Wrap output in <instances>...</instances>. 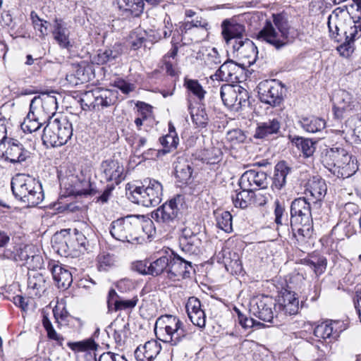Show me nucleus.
Returning <instances> with one entry per match:
<instances>
[{"mask_svg":"<svg viewBox=\"0 0 361 361\" xmlns=\"http://www.w3.org/2000/svg\"><path fill=\"white\" fill-rule=\"evenodd\" d=\"M204 62L209 68H215L216 65L221 63V57L216 48L208 50Z\"/></svg>","mask_w":361,"mask_h":361,"instance_id":"obj_54","label":"nucleus"},{"mask_svg":"<svg viewBox=\"0 0 361 361\" xmlns=\"http://www.w3.org/2000/svg\"><path fill=\"white\" fill-rule=\"evenodd\" d=\"M50 270L58 288L66 289L71 285L73 276L68 269L58 264H54Z\"/></svg>","mask_w":361,"mask_h":361,"instance_id":"obj_32","label":"nucleus"},{"mask_svg":"<svg viewBox=\"0 0 361 361\" xmlns=\"http://www.w3.org/2000/svg\"><path fill=\"white\" fill-rule=\"evenodd\" d=\"M242 190L231 196L232 202L235 207L245 209L252 204L255 192L241 188Z\"/></svg>","mask_w":361,"mask_h":361,"instance_id":"obj_44","label":"nucleus"},{"mask_svg":"<svg viewBox=\"0 0 361 361\" xmlns=\"http://www.w3.org/2000/svg\"><path fill=\"white\" fill-rule=\"evenodd\" d=\"M300 123L305 131L311 133L319 132L326 126L325 121L316 116L303 117L300 119Z\"/></svg>","mask_w":361,"mask_h":361,"instance_id":"obj_41","label":"nucleus"},{"mask_svg":"<svg viewBox=\"0 0 361 361\" xmlns=\"http://www.w3.org/2000/svg\"><path fill=\"white\" fill-rule=\"evenodd\" d=\"M276 312V304L272 298L262 295L252 299L250 302V312L259 319L273 322L274 312L272 307Z\"/></svg>","mask_w":361,"mask_h":361,"instance_id":"obj_14","label":"nucleus"},{"mask_svg":"<svg viewBox=\"0 0 361 361\" xmlns=\"http://www.w3.org/2000/svg\"><path fill=\"white\" fill-rule=\"evenodd\" d=\"M192 163L184 157H178L175 162L176 177L182 184H188L192 178Z\"/></svg>","mask_w":361,"mask_h":361,"instance_id":"obj_34","label":"nucleus"},{"mask_svg":"<svg viewBox=\"0 0 361 361\" xmlns=\"http://www.w3.org/2000/svg\"><path fill=\"white\" fill-rule=\"evenodd\" d=\"M232 48L233 51L238 52L241 57L249 59V63L255 61L258 54L257 47L255 43L247 37L236 41L232 44Z\"/></svg>","mask_w":361,"mask_h":361,"instance_id":"obj_28","label":"nucleus"},{"mask_svg":"<svg viewBox=\"0 0 361 361\" xmlns=\"http://www.w3.org/2000/svg\"><path fill=\"white\" fill-rule=\"evenodd\" d=\"M149 264L147 261H137L132 264V269L142 275H150Z\"/></svg>","mask_w":361,"mask_h":361,"instance_id":"obj_63","label":"nucleus"},{"mask_svg":"<svg viewBox=\"0 0 361 361\" xmlns=\"http://www.w3.org/2000/svg\"><path fill=\"white\" fill-rule=\"evenodd\" d=\"M161 350V345L154 340L147 341L143 346H138L135 351L137 361H153Z\"/></svg>","mask_w":361,"mask_h":361,"instance_id":"obj_26","label":"nucleus"},{"mask_svg":"<svg viewBox=\"0 0 361 361\" xmlns=\"http://www.w3.org/2000/svg\"><path fill=\"white\" fill-rule=\"evenodd\" d=\"M257 89L259 99L262 103L274 107L283 101L284 85L277 80L261 81Z\"/></svg>","mask_w":361,"mask_h":361,"instance_id":"obj_12","label":"nucleus"},{"mask_svg":"<svg viewBox=\"0 0 361 361\" xmlns=\"http://www.w3.org/2000/svg\"><path fill=\"white\" fill-rule=\"evenodd\" d=\"M28 157L29 152L18 141L11 144L5 152V159L13 164L24 161Z\"/></svg>","mask_w":361,"mask_h":361,"instance_id":"obj_37","label":"nucleus"},{"mask_svg":"<svg viewBox=\"0 0 361 361\" xmlns=\"http://www.w3.org/2000/svg\"><path fill=\"white\" fill-rule=\"evenodd\" d=\"M73 130L72 123L66 117L49 118L43 130V144L47 147H61L71 138Z\"/></svg>","mask_w":361,"mask_h":361,"instance_id":"obj_7","label":"nucleus"},{"mask_svg":"<svg viewBox=\"0 0 361 361\" xmlns=\"http://www.w3.org/2000/svg\"><path fill=\"white\" fill-rule=\"evenodd\" d=\"M237 88L235 85L224 84L221 87L220 95L224 104L228 108H235L237 105Z\"/></svg>","mask_w":361,"mask_h":361,"instance_id":"obj_42","label":"nucleus"},{"mask_svg":"<svg viewBox=\"0 0 361 361\" xmlns=\"http://www.w3.org/2000/svg\"><path fill=\"white\" fill-rule=\"evenodd\" d=\"M120 55L117 49H99L94 57V62L99 65H103L115 60Z\"/></svg>","mask_w":361,"mask_h":361,"instance_id":"obj_46","label":"nucleus"},{"mask_svg":"<svg viewBox=\"0 0 361 361\" xmlns=\"http://www.w3.org/2000/svg\"><path fill=\"white\" fill-rule=\"evenodd\" d=\"M11 185L15 197L27 207H35L44 200L41 184L30 176L18 175L13 178Z\"/></svg>","mask_w":361,"mask_h":361,"instance_id":"obj_3","label":"nucleus"},{"mask_svg":"<svg viewBox=\"0 0 361 361\" xmlns=\"http://www.w3.org/2000/svg\"><path fill=\"white\" fill-rule=\"evenodd\" d=\"M54 38L63 49H69L72 47L69 40V33L61 19L55 18L54 30L52 32Z\"/></svg>","mask_w":361,"mask_h":361,"instance_id":"obj_38","label":"nucleus"},{"mask_svg":"<svg viewBox=\"0 0 361 361\" xmlns=\"http://www.w3.org/2000/svg\"><path fill=\"white\" fill-rule=\"evenodd\" d=\"M27 288L32 296L39 297L46 290V280L44 276L37 272L28 274Z\"/></svg>","mask_w":361,"mask_h":361,"instance_id":"obj_35","label":"nucleus"},{"mask_svg":"<svg viewBox=\"0 0 361 361\" xmlns=\"http://www.w3.org/2000/svg\"><path fill=\"white\" fill-rule=\"evenodd\" d=\"M161 183L154 179H145L141 186H136L127 192L128 198L133 202L144 207H154L160 203L163 195Z\"/></svg>","mask_w":361,"mask_h":361,"instance_id":"obj_8","label":"nucleus"},{"mask_svg":"<svg viewBox=\"0 0 361 361\" xmlns=\"http://www.w3.org/2000/svg\"><path fill=\"white\" fill-rule=\"evenodd\" d=\"M221 36L226 45H232L236 41L244 39L246 37L245 26L233 18H226L221 24Z\"/></svg>","mask_w":361,"mask_h":361,"instance_id":"obj_16","label":"nucleus"},{"mask_svg":"<svg viewBox=\"0 0 361 361\" xmlns=\"http://www.w3.org/2000/svg\"><path fill=\"white\" fill-rule=\"evenodd\" d=\"M281 121L279 118H269L257 123L254 137L269 140L281 134Z\"/></svg>","mask_w":361,"mask_h":361,"instance_id":"obj_20","label":"nucleus"},{"mask_svg":"<svg viewBox=\"0 0 361 361\" xmlns=\"http://www.w3.org/2000/svg\"><path fill=\"white\" fill-rule=\"evenodd\" d=\"M350 118H349L345 123L343 126H341V130H337L341 136L347 141V142H354L355 137V127L351 125Z\"/></svg>","mask_w":361,"mask_h":361,"instance_id":"obj_55","label":"nucleus"},{"mask_svg":"<svg viewBox=\"0 0 361 361\" xmlns=\"http://www.w3.org/2000/svg\"><path fill=\"white\" fill-rule=\"evenodd\" d=\"M42 322V325L47 333V337L51 340L55 341L59 345L62 346L63 341L64 340L63 337L56 333L47 314L44 312H43Z\"/></svg>","mask_w":361,"mask_h":361,"instance_id":"obj_48","label":"nucleus"},{"mask_svg":"<svg viewBox=\"0 0 361 361\" xmlns=\"http://www.w3.org/2000/svg\"><path fill=\"white\" fill-rule=\"evenodd\" d=\"M68 345L73 350L85 351L87 350H96L98 345L94 339L88 338L82 341L75 343H68Z\"/></svg>","mask_w":361,"mask_h":361,"instance_id":"obj_52","label":"nucleus"},{"mask_svg":"<svg viewBox=\"0 0 361 361\" xmlns=\"http://www.w3.org/2000/svg\"><path fill=\"white\" fill-rule=\"evenodd\" d=\"M240 188L256 191L267 188V175L264 171L253 169L247 170L243 173L240 178Z\"/></svg>","mask_w":361,"mask_h":361,"instance_id":"obj_17","label":"nucleus"},{"mask_svg":"<svg viewBox=\"0 0 361 361\" xmlns=\"http://www.w3.org/2000/svg\"><path fill=\"white\" fill-rule=\"evenodd\" d=\"M222 156V152L220 148L212 147L205 149L202 152V160L209 164H214L218 163Z\"/></svg>","mask_w":361,"mask_h":361,"instance_id":"obj_49","label":"nucleus"},{"mask_svg":"<svg viewBox=\"0 0 361 361\" xmlns=\"http://www.w3.org/2000/svg\"><path fill=\"white\" fill-rule=\"evenodd\" d=\"M170 263V255L161 256L156 260L149 262V274L151 276H157L164 272L168 274Z\"/></svg>","mask_w":361,"mask_h":361,"instance_id":"obj_45","label":"nucleus"},{"mask_svg":"<svg viewBox=\"0 0 361 361\" xmlns=\"http://www.w3.org/2000/svg\"><path fill=\"white\" fill-rule=\"evenodd\" d=\"M238 319L239 324L242 326L243 328L245 329L253 327L256 324H260L259 322H257L252 318L247 317L246 315L240 313L239 311L238 312Z\"/></svg>","mask_w":361,"mask_h":361,"instance_id":"obj_62","label":"nucleus"},{"mask_svg":"<svg viewBox=\"0 0 361 361\" xmlns=\"http://www.w3.org/2000/svg\"><path fill=\"white\" fill-rule=\"evenodd\" d=\"M290 224L294 235H296L294 227L298 224L301 226L297 229L301 240L311 237L313 221L310 203L306 197H299L291 202Z\"/></svg>","mask_w":361,"mask_h":361,"instance_id":"obj_6","label":"nucleus"},{"mask_svg":"<svg viewBox=\"0 0 361 361\" xmlns=\"http://www.w3.org/2000/svg\"><path fill=\"white\" fill-rule=\"evenodd\" d=\"M54 249L61 255L67 257L70 251L77 250L76 245L72 240V236L69 234L66 235H56L51 240Z\"/></svg>","mask_w":361,"mask_h":361,"instance_id":"obj_33","label":"nucleus"},{"mask_svg":"<svg viewBox=\"0 0 361 361\" xmlns=\"http://www.w3.org/2000/svg\"><path fill=\"white\" fill-rule=\"evenodd\" d=\"M322 162L333 175L340 178L353 176L357 169L352 155L342 147L326 149L322 155Z\"/></svg>","mask_w":361,"mask_h":361,"instance_id":"obj_2","label":"nucleus"},{"mask_svg":"<svg viewBox=\"0 0 361 361\" xmlns=\"http://www.w3.org/2000/svg\"><path fill=\"white\" fill-rule=\"evenodd\" d=\"M185 85L187 89L195 95L200 100L204 97L206 92L197 80H185Z\"/></svg>","mask_w":361,"mask_h":361,"instance_id":"obj_53","label":"nucleus"},{"mask_svg":"<svg viewBox=\"0 0 361 361\" xmlns=\"http://www.w3.org/2000/svg\"><path fill=\"white\" fill-rule=\"evenodd\" d=\"M350 123L355 127L354 142H361V115L351 116Z\"/></svg>","mask_w":361,"mask_h":361,"instance_id":"obj_58","label":"nucleus"},{"mask_svg":"<svg viewBox=\"0 0 361 361\" xmlns=\"http://www.w3.org/2000/svg\"><path fill=\"white\" fill-rule=\"evenodd\" d=\"M288 138L292 144L301 150L305 157H309L313 154L315 149V143L311 139L290 135Z\"/></svg>","mask_w":361,"mask_h":361,"instance_id":"obj_40","label":"nucleus"},{"mask_svg":"<svg viewBox=\"0 0 361 361\" xmlns=\"http://www.w3.org/2000/svg\"><path fill=\"white\" fill-rule=\"evenodd\" d=\"M98 361H127L123 356H119L118 354L111 352H106L102 354Z\"/></svg>","mask_w":361,"mask_h":361,"instance_id":"obj_64","label":"nucleus"},{"mask_svg":"<svg viewBox=\"0 0 361 361\" xmlns=\"http://www.w3.org/2000/svg\"><path fill=\"white\" fill-rule=\"evenodd\" d=\"M141 217L137 215H128L113 221L109 227L111 236L123 243H139L142 232Z\"/></svg>","mask_w":361,"mask_h":361,"instance_id":"obj_5","label":"nucleus"},{"mask_svg":"<svg viewBox=\"0 0 361 361\" xmlns=\"http://www.w3.org/2000/svg\"><path fill=\"white\" fill-rule=\"evenodd\" d=\"M192 263L179 255L171 253L170 255V263L168 269V277L173 280H180L190 278V274L194 271Z\"/></svg>","mask_w":361,"mask_h":361,"instance_id":"obj_15","label":"nucleus"},{"mask_svg":"<svg viewBox=\"0 0 361 361\" xmlns=\"http://www.w3.org/2000/svg\"><path fill=\"white\" fill-rule=\"evenodd\" d=\"M118 92L109 89H94L80 94L79 102L85 111L99 110L116 104Z\"/></svg>","mask_w":361,"mask_h":361,"instance_id":"obj_9","label":"nucleus"},{"mask_svg":"<svg viewBox=\"0 0 361 361\" xmlns=\"http://www.w3.org/2000/svg\"><path fill=\"white\" fill-rule=\"evenodd\" d=\"M231 255V253L229 254ZM233 258H229V262L228 261V259L225 261V266L228 269V267L231 268L234 270L235 272L240 271L242 270V263L240 260L239 255L233 252L232 254Z\"/></svg>","mask_w":361,"mask_h":361,"instance_id":"obj_60","label":"nucleus"},{"mask_svg":"<svg viewBox=\"0 0 361 361\" xmlns=\"http://www.w3.org/2000/svg\"><path fill=\"white\" fill-rule=\"evenodd\" d=\"M327 191L326 184L322 178L314 176L306 184L305 194L313 202L322 201Z\"/></svg>","mask_w":361,"mask_h":361,"instance_id":"obj_25","label":"nucleus"},{"mask_svg":"<svg viewBox=\"0 0 361 361\" xmlns=\"http://www.w3.org/2000/svg\"><path fill=\"white\" fill-rule=\"evenodd\" d=\"M101 169L107 181H114L116 184H118L121 182L123 167L120 165L118 161H104L101 164Z\"/></svg>","mask_w":361,"mask_h":361,"instance_id":"obj_29","label":"nucleus"},{"mask_svg":"<svg viewBox=\"0 0 361 361\" xmlns=\"http://www.w3.org/2000/svg\"><path fill=\"white\" fill-rule=\"evenodd\" d=\"M185 308L191 322L200 328H204L206 314L202 309L200 300L195 297H190L186 303Z\"/></svg>","mask_w":361,"mask_h":361,"instance_id":"obj_23","label":"nucleus"},{"mask_svg":"<svg viewBox=\"0 0 361 361\" xmlns=\"http://www.w3.org/2000/svg\"><path fill=\"white\" fill-rule=\"evenodd\" d=\"M44 120L41 116H37V113L30 108V111L21 123V128L24 132L31 133L37 131L42 126L41 121Z\"/></svg>","mask_w":361,"mask_h":361,"instance_id":"obj_43","label":"nucleus"},{"mask_svg":"<svg viewBox=\"0 0 361 361\" xmlns=\"http://www.w3.org/2000/svg\"><path fill=\"white\" fill-rule=\"evenodd\" d=\"M202 235L194 233L190 229L184 228L179 239V245L182 251L190 255H198L203 250Z\"/></svg>","mask_w":361,"mask_h":361,"instance_id":"obj_18","label":"nucleus"},{"mask_svg":"<svg viewBox=\"0 0 361 361\" xmlns=\"http://www.w3.org/2000/svg\"><path fill=\"white\" fill-rule=\"evenodd\" d=\"M274 222L277 225V231L281 237L289 235V219L284 205L278 200L274 202Z\"/></svg>","mask_w":361,"mask_h":361,"instance_id":"obj_27","label":"nucleus"},{"mask_svg":"<svg viewBox=\"0 0 361 361\" xmlns=\"http://www.w3.org/2000/svg\"><path fill=\"white\" fill-rule=\"evenodd\" d=\"M346 7L343 8L338 7L335 8L332 13L328 17L327 25L331 33L332 37H334L336 41H342V36L339 34L340 27H339V16L344 13L346 11Z\"/></svg>","mask_w":361,"mask_h":361,"instance_id":"obj_39","label":"nucleus"},{"mask_svg":"<svg viewBox=\"0 0 361 361\" xmlns=\"http://www.w3.org/2000/svg\"><path fill=\"white\" fill-rule=\"evenodd\" d=\"M300 263L309 267L317 277L324 273L327 267L326 258L319 253L314 252L300 259Z\"/></svg>","mask_w":361,"mask_h":361,"instance_id":"obj_30","label":"nucleus"},{"mask_svg":"<svg viewBox=\"0 0 361 361\" xmlns=\"http://www.w3.org/2000/svg\"><path fill=\"white\" fill-rule=\"evenodd\" d=\"M289 25L287 19L281 14L273 15V22L267 20L257 38L265 42L279 51L290 43Z\"/></svg>","mask_w":361,"mask_h":361,"instance_id":"obj_4","label":"nucleus"},{"mask_svg":"<svg viewBox=\"0 0 361 361\" xmlns=\"http://www.w3.org/2000/svg\"><path fill=\"white\" fill-rule=\"evenodd\" d=\"M299 300L295 293L285 290L279 298L276 305V312L285 315H295L298 312Z\"/></svg>","mask_w":361,"mask_h":361,"instance_id":"obj_24","label":"nucleus"},{"mask_svg":"<svg viewBox=\"0 0 361 361\" xmlns=\"http://www.w3.org/2000/svg\"><path fill=\"white\" fill-rule=\"evenodd\" d=\"M77 81L75 84L85 83L94 78L92 66L87 65H78L74 73Z\"/></svg>","mask_w":361,"mask_h":361,"instance_id":"obj_47","label":"nucleus"},{"mask_svg":"<svg viewBox=\"0 0 361 361\" xmlns=\"http://www.w3.org/2000/svg\"><path fill=\"white\" fill-rule=\"evenodd\" d=\"M240 66L233 60H227L216 71L214 74L216 79L225 81H233L238 79V73Z\"/></svg>","mask_w":361,"mask_h":361,"instance_id":"obj_31","label":"nucleus"},{"mask_svg":"<svg viewBox=\"0 0 361 361\" xmlns=\"http://www.w3.org/2000/svg\"><path fill=\"white\" fill-rule=\"evenodd\" d=\"M72 240H73L77 249L79 247H83L85 250L87 249L86 246L88 244V241L86 237L77 229L74 230V238L72 237Z\"/></svg>","mask_w":361,"mask_h":361,"instance_id":"obj_61","label":"nucleus"},{"mask_svg":"<svg viewBox=\"0 0 361 361\" xmlns=\"http://www.w3.org/2000/svg\"><path fill=\"white\" fill-rule=\"evenodd\" d=\"M334 113L342 118L345 113L361 109V98L355 90H339L334 95Z\"/></svg>","mask_w":361,"mask_h":361,"instance_id":"obj_11","label":"nucleus"},{"mask_svg":"<svg viewBox=\"0 0 361 361\" xmlns=\"http://www.w3.org/2000/svg\"><path fill=\"white\" fill-rule=\"evenodd\" d=\"M347 30H343V40L338 50L343 56H348L354 50V41L361 36V21L353 22Z\"/></svg>","mask_w":361,"mask_h":361,"instance_id":"obj_22","label":"nucleus"},{"mask_svg":"<svg viewBox=\"0 0 361 361\" xmlns=\"http://www.w3.org/2000/svg\"><path fill=\"white\" fill-rule=\"evenodd\" d=\"M172 134H166L159 138L161 145L164 147V153L169 152L172 148L176 149L178 145V137L175 138Z\"/></svg>","mask_w":361,"mask_h":361,"instance_id":"obj_56","label":"nucleus"},{"mask_svg":"<svg viewBox=\"0 0 361 361\" xmlns=\"http://www.w3.org/2000/svg\"><path fill=\"white\" fill-rule=\"evenodd\" d=\"M191 103L188 102V109L190 110V114L192 117V120L193 123L197 126L200 128H204L207 126L209 118L206 113V111L204 108H198L196 110L195 114L193 113V111L191 110Z\"/></svg>","mask_w":361,"mask_h":361,"instance_id":"obj_50","label":"nucleus"},{"mask_svg":"<svg viewBox=\"0 0 361 361\" xmlns=\"http://www.w3.org/2000/svg\"><path fill=\"white\" fill-rule=\"evenodd\" d=\"M154 332L157 338L171 345H178L185 341L192 338V333L188 332L183 322L176 316L165 314L156 321Z\"/></svg>","mask_w":361,"mask_h":361,"instance_id":"obj_1","label":"nucleus"},{"mask_svg":"<svg viewBox=\"0 0 361 361\" xmlns=\"http://www.w3.org/2000/svg\"><path fill=\"white\" fill-rule=\"evenodd\" d=\"M235 88H237V105H235V109H238L240 108L242 106H245L247 103H248L249 94L248 92L240 85H235Z\"/></svg>","mask_w":361,"mask_h":361,"instance_id":"obj_57","label":"nucleus"},{"mask_svg":"<svg viewBox=\"0 0 361 361\" xmlns=\"http://www.w3.org/2000/svg\"><path fill=\"white\" fill-rule=\"evenodd\" d=\"M185 209L184 197L177 195L153 212L152 217L158 223L170 225L181 217Z\"/></svg>","mask_w":361,"mask_h":361,"instance_id":"obj_10","label":"nucleus"},{"mask_svg":"<svg viewBox=\"0 0 361 361\" xmlns=\"http://www.w3.org/2000/svg\"><path fill=\"white\" fill-rule=\"evenodd\" d=\"M8 258H13L16 262H22L23 265H27L29 268L35 269L41 265L42 257L36 254L32 245H24L16 250V252L5 254Z\"/></svg>","mask_w":361,"mask_h":361,"instance_id":"obj_19","label":"nucleus"},{"mask_svg":"<svg viewBox=\"0 0 361 361\" xmlns=\"http://www.w3.org/2000/svg\"><path fill=\"white\" fill-rule=\"evenodd\" d=\"M292 169L285 161H281L276 164L274 168V174L271 187L280 190L286 183V177L291 172Z\"/></svg>","mask_w":361,"mask_h":361,"instance_id":"obj_36","label":"nucleus"},{"mask_svg":"<svg viewBox=\"0 0 361 361\" xmlns=\"http://www.w3.org/2000/svg\"><path fill=\"white\" fill-rule=\"evenodd\" d=\"M344 329V324L341 321H326L314 328V335L324 340L330 339L331 342L336 340Z\"/></svg>","mask_w":361,"mask_h":361,"instance_id":"obj_21","label":"nucleus"},{"mask_svg":"<svg viewBox=\"0 0 361 361\" xmlns=\"http://www.w3.org/2000/svg\"><path fill=\"white\" fill-rule=\"evenodd\" d=\"M54 92H42L41 96L35 97L30 102V107L37 113V116H42L44 119L51 118L57 109V99L54 95Z\"/></svg>","mask_w":361,"mask_h":361,"instance_id":"obj_13","label":"nucleus"},{"mask_svg":"<svg viewBox=\"0 0 361 361\" xmlns=\"http://www.w3.org/2000/svg\"><path fill=\"white\" fill-rule=\"evenodd\" d=\"M121 298L117 294L114 289H111L109 291L108 297H107V305L109 310H114L118 311V304Z\"/></svg>","mask_w":361,"mask_h":361,"instance_id":"obj_59","label":"nucleus"},{"mask_svg":"<svg viewBox=\"0 0 361 361\" xmlns=\"http://www.w3.org/2000/svg\"><path fill=\"white\" fill-rule=\"evenodd\" d=\"M216 225L221 230L229 233L232 231V216L229 212H224L216 216Z\"/></svg>","mask_w":361,"mask_h":361,"instance_id":"obj_51","label":"nucleus"}]
</instances>
